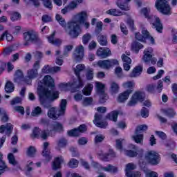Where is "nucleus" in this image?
<instances>
[{
    "mask_svg": "<svg viewBox=\"0 0 177 177\" xmlns=\"http://www.w3.org/2000/svg\"><path fill=\"white\" fill-rule=\"evenodd\" d=\"M48 41L50 44H52V45H55V46H60L63 42L60 39H55V33H53L48 37Z\"/></svg>",
    "mask_w": 177,
    "mask_h": 177,
    "instance_id": "29",
    "label": "nucleus"
},
{
    "mask_svg": "<svg viewBox=\"0 0 177 177\" xmlns=\"http://www.w3.org/2000/svg\"><path fill=\"white\" fill-rule=\"evenodd\" d=\"M68 167L70 168H77L78 167V160L75 158H72L68 163Z\"/></svg>",
    "mask_w": 177,
    "mask_h": 177,
    "instance_id": "53",
    "label": "nucleus"
},
{
    "mask_svg": "<svg viewBox=\"0 0 177 177\" xmlns=\"http://www.w3.org/2000/svg\"><path fill=\"white\" fill-rule=\"evenodd\" d=\"M66 145H67V140L64 138H61L57 141L55 149L60 151L63 147H66Z\"/></svg>",
    "mask_w": 177,
    "mask_h": 177,
    "instance_id": "34",
    "label": "nucleus"
},
{
    "mask_svg": "<svg viewBox=\"0 0 177 177\" xmlns=\"http://www.w3.org/2000/svg\"><path fill=\"white\" fill-rule=\"evenodd\" d=\"M125 142L124 139H118L116 140V148L118 149V150H122V143Z\"/></svg>",
    "mask_w": 177,
    "mask_h": 177,
    "instance_id": "59",
    "label": "nucleus"
},
{
    "mask_svg": "<svg viewBox=\"0 0 177 177\" xmlns=\"http://www.w3.org/2000/svg\"><path fill=\"white\" fill-rule=\"evenodd\" d=\"M97 64L101 68L109 70V68H111L113 66H118V60L114 59L100 60L97 62Z\"/></svg>",
    "mask_w": 177,
    "mask_h": 177,
    "instance_id": "14",
    "label": "nucleus"
},
{
    "mask_svg": "<svg viewBox=\"0 0 177 177\" xmlns=\"http://www.w3.org/2000/svg\"><path fill=\"white\" fill-rule=\"evenodd\" d=\"M73 59L76 60V62H81L82 59H84V46L80 45L76 47L75 53L73 54Z\"/></svg>",
    "mask_w": 177,
    "mask_h": 177,
    "instance_id": "17",
    "label": "nucleus"
},
{
    "mask_svg": "<svg viewBox=\"0 0 177 177\" xmlns=\"http://www.w3.org/2000/svg\"><path fill=\"white\" fill-rule=\"evenodd\" d=\"M162 113L169 118H172L176 115V112L172 109H162Z\"/></svg>",
    "mask_w": 177,
    "mask_h": 177,
    "instance_id": "33",
    "label": "nucleus"
},
{
    "mask_svg": "<svg viewBox=\"0 0 177 177\" xmlns=\"http://www.w3.org/2000/svg\"><path fill=\"white\" fill-rule=\"evenodd\" d=\"M153 56H154V54H153V48L151 47H149L144 50L142 61L148 66H150V64L154 65L157 63V58Z\"/></svg>",
    "mask_w": 177,
    "mask_h": 177,
    "instance_id": "9",
    "label": "nucleus"
},
{
    "mask_svg": "<svg viewBox=\"0 0 177 177\" xmlns=\"http://www.w3.org/2000/svg\"><path fill=\"white\" fill-rule=\"evenodd\" d=\"M115 74L117 77L121 78V77H122V68L120 66L116 67L115 69Z\"/></svg>",
    "mask_w": 177,
    "mask_h": 177,
    "instance_id": "62",
    "label": "nucleus"
},
{
    "mask_svg": "<svg viewBox=\"0 0 177 177\" xmlns=\"http://www.w3.org/2000/svg\"><path fill=\"white\" fill-rule=\"evenodd\" d=\"M8 160L9 161V164H11V165H17V162L16 161V158H15V155H13V153H8Z\"/></svg>",
    "mask_w": 177,
    "mask_h": 177,
    "instance_id": "48",
    "label": "nucleus"
},
{
    "mask_svg": "<svg viewBox=\"0 0 177 177\" xmlns=\"http://www.w3.org/2000/svg\"><path fill=\"white\" fill-rule=\"evenodd\" d=\"M127 177H141L142 174L140 171H131L126 175Z\"/></svg>",
    "mask_w": 177,
    "mask_h": 177,
    "instance_id": "60",
    "label": "nucleus"
},
{
    "mask_svg": "<svg viewBox=\"0 0 177 177\" xmlns=\"http://www.w3.org/2000/svg\"><path fill=\"white\" fill-rule=\"evenodd\" d=\"M106 14L111 16H122V12L115 8L107 10Z\"/></svg>",
    "mask_w": 177,
    "mask_h": 177,
    "instance_id": "39",
    "label": "nucleus"
},
{
    "mask_svg": "<svg viewBox=\"0 0 177 177\" xmlns=\"http://www.w3.org/2000/svg\"><path fill=\"white\" fill-rule=\"evenodd\" d=\"M95 87L97 89V93H104V84H102L100 82H95Z\"/></svg>",
    "mask_w": 177,
    "mask_h": 177,
    "instance_id": "40",
    "label": "nucleus"
},
{
    "mask_svg": "<svg viewBox=\"0 0 177 177\" xmlns=\"http://www.w3.org/2000/svg\"><path fill=\"white\" fill-rule=\"evenodd\" d=\"M0 114L1 115V121L3 122H8L9 120V116H8V114H6V111L3 109V108H1V111L0 112Z\"/></svg>",
    "mask_w": 177,
    "mask_h": 177,
    "instance_id": "49",
    "label": "nucleus"
},
{
    "mask_svg": "<svg viewBox=\"0 0 177 177\" xmlns=\"http://www.w3.org/2000/svg\"><path fill=\"white\" fill-rule=\"evenodd\" d=\"M132 0H117L116 5L121 10H129V6L128 3Z\"/></svg>",
    "mask_w": 177,
    "mask_h": 177,
    "instance_id": "23",
    "label": "nucleus"
},
{
    "mask_svg": "<svg viewBox=\"0 0 177 177\" xmlns=\"http://www.w3.org/2000/svg\"><path fill=\"white\" fill-rule=\"evenodd\" d=\"M145 160L152 165H157L160 162V154L155 151H149L145 153Z\"/></svg>",
    "mask_w": 177,
    "mask_h": 177,
    "instance_id": "13",
    "label": "nucleus"
},
{
    "mask_svg": "<svg viewBox=\"0 0 177 177\" xmlns=\"http://www.w3.org/2000/svg\"><path fill=\"white\" fill-rule=\"evenodd\" d=\"M43 3L45 8H47V9H52V8H53L51 0H43Z\"/></svg>",
    "mask_w": 177,
    "mask_h": 177,
    "instance_id": "61",
    "label": "nucleus"
},
{
    "mask_svg": "<svg viewBox=\"0 0 177 177\" xmlns=\"http://www.w3.org/2000/svg\"><path fill=\"white\" fill-rule=\"evenodd\" d=\"M24 39L25 41L24 46H30V42L31 44H42V40L39 38L38 33L32 30L24 32Z\"/></svg>",
    "mask_w": 177,
    "mask_h": 177,
    "instance_id": "4",
    "label": "nucleus"
},
{
    "mask_svg": "<svg viewBox=\"0 0 177 177\" xmlns=\"http://www.w3.org/2000/svg\"><path fill=\"white\" fill-rule=\"evenodd\" d=\"M143 48V45L138 41H133L131 44V49L133 50H136V52H139L140 49H142Z\"/></svg>",
    "mask_w": 177,
    "mask_h": 177,
    "instance_id": "45",
    "label": "nucleus"
},
{
    "mask_svg": "<svg viewBox=\"0 0 177 177\" xmlns=\"http://www.w3.org/2000/svg\"><path fill=\"white\" fill-rule=\"evenodd\" d=\"M93 68H88L86 70V78L88 81H91V80H93V75H94Z\"/></svg>",
    "mask_w": 177,
    "mask_h": 177,
    "instance_id": "38",
    "label": "nucleus"
},
{
    "mask_svg": "<svg viewBox=\"0 0 177 177\" xmlns=\"http://www.w3.org/2000/svg\"><path fill=\"white\" fill-rule=\"evenodd\" d=\"M132 92H133V90L127 89L124 92L120 93L118 97V102L119 103H124V102H126V100H128V99L129 98V95H131Z\"/></svg>",
    "mask_w": 177,
    "mask_h": 177,
    "instance_id": "20",
    "label": "nucleus"
},
{
    "mask_svg": "<svg viewBox=\"0 0 177 177\" xmlns=\"http://www.w3.org/2000/svg\"><path fill=\"white\" fill-rule=\"evenodd\" d=\"M49 147V142H44L43 145L42 156L46 158V161H50L52 156H50V152L48 147Z\"/></svg>",
    "mask_w": 177,
    "mask_h": 177,
    "instance_id": "24",
    "label": "nucleus"
},
{
    "mask_svg": "<svg viewBox=\"0 0 177 177\" xmlns=\"http://www.w3.org/2000/svg\"><path fill=\"white\" fill-rule=\"evenodd\" d=\"M146 97V94L142 91H136L130 98V100L127 103V106L129 107H133L136 106L139 102H143Z\"/></svg>",
    "mask_w": 177,
    "mask_h": 177,
    "instance_id": "11",
    "label": "nucleus"
},
{
    "mask_svg": "<svg viewBox=\"0 0 177 177\" xmlns=\"http://www.w3.org/2000/svg\"><path fill=\"white\" fill-rule=\"evenodd\" d=\"M118 118V111H112L106 115V118H108V120H110L111 121H114V122H116Z\"/></svg>",
    "mask_w": 177,
    "mask_h": 177,
    "instance_id": "35",
    "label": "nucleus"
},
{
    "mask_svg": "<svg viewBox=\"0 0 177 177\" xmlns=\"http://www.w3.org/2000/svg\"><path fill=\"white\" fill-rule=\"evenodd\" d=\"M75 19L77 20L76 23H80V24L85 23L88 19V14L86 11H82L76 15Z\"/></svg>",
    "mask_w": 177,
    "mask_h": 177,
    "instance_id": "25",
    "label": "nucleus"
},
{
    "mask_svg": "<svg viewBox=\"0 0 177 177\" xmlns=\"http://www.w3.org/2000/svg\"><path fill=\"white\" fill-rule=\"evenodd\" d=\"M5 91L7 93H12L15 91V84L12 82H8L5 86Z\"/></svg>",
    "mask_w": 177,
    "mask_h": 177,
    "instance_id": "37",
    "label": "nucleus"
},
{
    "mask_svg": "<svg viewBox=\"0 0 177 177\" xmlns=\"http://www.w3.org/2000/svg\"><path fill=\"white\" fill-rule=\"evenodd\" d=\"M102 27H103V22L99 21L97 23L96 28L95 30V32H96V34H99L100 32H102Z\"/></svg>",
    "mask_w": 177,
    "mask_h": 177,
    "instance_id": "57",
    "label": "nucleus"
},
{
    "mask_svg": "<svg viewBox=\"0 0 177 177\" xmlns=\"http://www.w3.org/2000/svg\"><path fill=\"white\" fill-rule=\"evenodd\" d=\"M124 153L129 157H136V156H138V152L133 151L132 150H124Z\"/></svg>",
    "mask_w": 177,
    "mask_h": 177,
    "instance_id": "56",
    "label": "nucleus"
},
{
    "mask_svg": "<svg viewBox=\"0 0 177 177\" xmlns=\"http://www.w3.org/2000/svg\"><path fill=\"white\" fill-rule=\"evenodd\" d=\"M64 160L63 159V157L60 156L59 158H55L53 162V169L54 171H57V169H60L62 168V162H63Z\"/></svg>",
    "mask_w": 177,
    "mask_h": 177,
    "instance_id": "27",
    "label": "nucleus"
},
{
    "mask_svg": "<svg viewBox=\"0 0 177 177\" xmlns=\"http://www.w3.org/2000/svg\"><path fill=\"white\" fill-rule=\"evenodd\" d=\"M142 35H140V32L136 33V39H138V41H140L141 42H145V39L149 37V31L146 29L142 30Z\"/></svg>",
    "mask_w": 177,
    "mask_h": 177,
    "instance_id": "26",
    "label": "nucleus"
},
{
    "mask_svg": "<svg viewBox=\"0 0 177 177\" xmlns=\"http://www.w3.org/2000/svg\"><path fill=\"white\" fill-rule=\"evenodd\" d=\"M86 131V126L85 124H81L77 129H74L68 131L69 136H80L84 132Z\"/></svg>",
    "mask_w": 177,
    "mask_h": 177,
    "instance_id": "16",
    "label": "nucleus"
},
{
    "mask_svg": "<svg viewBox=\"0 0 177 177\" xmlns=\"http://www.w3.org/2000/svg\"><path fill=\"white\" fill-rule=\"evenodd\" d=\"M141 116L142 118H147L149 117V110L145 107H143L141 110Z\"/></svg>",
    "mask_w": 177,
    "mask_h": 177,
    "instance_id": "63",
    "label": "nucleus"
},
{
    "mask_svg": "<svg viewBox=\"0 0 177 177\" xmlns=\"http://www.w3.org/2000/svg\"><path fill=\"white\" fill-rule=\"evenodd\" d=\"M41 138L44 140L48 139L49 136V131L46 130H41L38 127H35L33 130L31 138Z\"/></svg>",
    "mask_w": 177,
    "mask_h": 177,
    "instance_id": "15",
    "label": "nucleus"
},
{
    "mask_svg": "<svg viewBox=\"0 0 177 177\" xmlns=\"http://www.w3.org/2000/svg\"><path fill=\"white\" fill-rule=\"evenodd\" d=\"M56 20L59 22L60 26L66 27V20L60 15L57 14L55 17Z\"/></svg>",
    "mask_w": 177,
    "mask_h": 177,
    "instance_id": "52",
    "label": "nucleus"
},
{
    "mask_svg": "<svg viewBox=\"0 0 177 177\" xmlns=\"http://www.w3.org/2000/svg\"><path fill=\"white\" fill-rule=\"evenodd\" d=\"M13 131V125L10 123L0 126V133H5L7 136H10Z\"/></svg>",
    "mask_w": 177,
    "mask_h": 177,
    "instance_id": "19",
    "label": "nucleus"
},
{
    "mask_svg": "<svg viewBox=\"0 0 177 177\" xmlns=\"http://www.w3.org/2000/svg\"><path fill=\"white\" fill-rule=\"evenodd\" d=\"M41 73L43 74H49V73H52V68L49 65H45L41 69Z\"/></svg>",
    "mask_w": 177,
    "mask_h": 177,
    "instance_id": "58",
    "label": "nucleus"
},
{
    "mask_svg": "<svg viewBox=\"0 0 177 177\" xmlns=\"http://www.w3.org/2000/svg\"><path fill=\"white\" fill-rule=\"evenodd\" d=\"M103 118V115L99 113L95 114V120H93V123L96 127H98V128H106L107 127V122H99L98 121H102Z\"/></svg>",
    "mask_w": 177,
    "mask_h": 177,
    "instance_id": "21",
    "label": "nucleus"
},
{
    "mask_svg": "<svg viewBox=\"0 0 177 177\" xmlns=\"http://www.w3.org/2000/svg\"><path fill=\"white\" fill-rule=\"evenodd\" d=\"M142 71H143V67L142 66H136L133 71L129 74V77L131 78H135L136 77H139L140 74H142Z\"/></svg>",
    "mask_w": 177,
    "mask_h": 177,
    "instance_id": "28",
    "label": "nucleus"
},
{
    "mask_svg": "<svg viewBox=\"0 0 177 177\" xmlns=\"http://www.w3.org/2000/svg\"><path fill=\"white\" fill-rule=\"evenodd\" d=\"M111 157H115V153L114 152L102 155V159L103 160V161H110Z\"/></svg>",
    "mask_w": 177,
    "mask_h": 177,
    "instance_id": "51",
    "label": "nucleus"
},
{
    "mask_svg": "<svg viewBox=\"0 0 177 177\" xmlns=\"http://www.w3.org/2000/svg\"><path fill=\"white\" fill-rule=\"evenodd\" d=\"M100 102L105 103L106 100H107V99H109V96L106 95V93H100Z\"/></svg>",
    "mask_w": 177,
    "mask_h": 177,
    "instance_id": "64",
    "label": "nucleus"
},
{
    "mask_svg": "<svg viewBox=\"0 0 177 177\" xmlns=\"http://www.w3.org/2000/svg\"><path fill=\"white\" fill-rule=\"evenodd\" d=\"M97 39L102 46H107V36L106 35L99 34Z\"/></svg>",
    "mask_w": 177,
    "mask_h": 177,
    "instance_id": "31",
    "label": "nucleus"
},
{
    "mask_svg": "<svg viewBox=\"0 0 177 177\" xmlns=\"http://www.w3.org/2000/svg\"><path fill=\"white\" fill-rule=\"evenodd\" d=\"M52 129H53L50 130V132H48L50 136H53L56 132H63V124H62V123L55 122L52 125Z\"/></svg>",
    "mask_w": 177,
    "mask_h": 177,
    "instance_id": "22",
    "label": "nucleus"
},
{
    "mask_svg": "<svg viewBox=\"0 0 177 177\" xmlns=\"http://www.w3.org/2000/svg\"><path fill=\"white\" fill-rule=\"evenodd\" d=\"M5 37L8 42H10V41L13 39V36L8 32V31H6L0 37V41H3V39H5Z\"/></svg>",
    "mask_w": 177,
    "mask_h": 177,
    "instance_id": "46",
    "label": "nucleus"
},
{
    "mask_svg": "<svg viewBox=\"0 0 177 177\" xmlns=\"http://www.w3.org/2000/svg\"><path fill=\"white\" fill-rule=\"evenodd\" d=\"M96 55L98 57H101V59H106L109 56H111V50L107 48L100 47L97 50Z\"/></svg>",
    "mask_w": 177,
    "mask_h": 177,
    "instance_id": "18",
    "label": "nucleus"
},
{
    "mask_svg": "<svg viewBox=\"0 0 177 177\" xmlns=\"http://www.w3.org/2000/svg\"><path fill=\"white\" fill-rule=\"evenodd\" d=\"M91 38H92V36L89 33H86L83 37H82V42L84 45H87V44L91 41Z\"/></svg>",
    "mask_w": 177,
    "mask_h": 177,
    "instance_id": "54",
    "label": "nucleus"
},
{
    "mask_svg": "<svg viewBox=\"0 0 177 177\" xmlns=\"http://www.w3.org/2000/svg\"><path fill=\"white\" fill-rule=\"evenodd\" d=\"M66 32L68 35L73 39L75 38H78V36L82 32L81 27H80V24H77L75 21H72L68 24Z\"/></svg>",
    "mask_w": 177,
    "mask_h": 177,
    "instance_id": "6",
    "label": "nucleus"
},
{
    "mask_svg": "<svg viewBox=\"0 0 177 177\" xmlns=\"http://www.w3.org/2000/svg\"><path fill=\"white\" fill-rule=\"evenodd\" d=\"M41 64V61L37 60L33 64V68L28 69L27 71V77L29 79V81L25 80V82L27 84H31L32 80H35V78L38 77V70H39V67Z\"/></svg>",
    "mask_w": 177,
    "mask_h": 177,
    "instance_id": "8",
    "label": "nucleus"
},
{
    "mask_svg": "<svg viewBox=\"0 0 177 177\" xmlns=\"http://www.w3.org/2000/svg\"><path fill=\"white\" fill-rule=\"evenodd\" d=\"M23 78H24L23 72L21 70H17L14 75V82L19 84V82L23 81Z\"/></svg>",
    "mask_w": 177,
    "mask_h": 177,
    "instance_id": "32",
    "label": "nucleus"
},
{
    "mask_svg": "<svg viewBox=\"0 0 177 177\" xmlns=\"http://www.w3.org/2000/svg\"><path fill=\"white\" fill-rule=\"evenodd\" d=\"M155 8L157 10L162 13V15H165L166 16H169L172 15V8L167 0H156L155 3Z\"/></svg>",
    "mask_w": 177,
    "mask_h": 177,
    "instance_id": "5",
    "label": "nucleus"
},
{
    "mask_svg": "<svg viewBox=\"0 0 177 177\" xmlns=\"http://www.w3.org/2000/svg\"><path fill=\"white\" fill-rule=\"evenodd\" d=\"M40 103L45 109H52V104L49 100L53 102L56 99H59V92L54 91L50 93L49 91L41 90L38 93Z\"/></svg>",
    "mask_w": 177,
    "mask_h": 177,
    "instance_id": "2",
    "label": "nucleus"
},
{
    "mask_svg": "<svg viewBox=\"0 0 177 177\" xmlns=\"http://www.w3.org/2000/svg\"><path fill=\"white\" fill-rule=\"evenodd\" d=\"M77 79L73 80V82H68L66 84H62V86H66L71 88V91L72 93L77 92L81 88H84V81L81 78V76H77Z\"/></svg>",
    "mask_w": 177,
    "mask_h": 177,
    "instance_id": "10",
    "label": "nucleus"
},
{
    "mask_svg": "<svg viewBox=\"0 0 177 177\" xmlns=\"http://www.w3.org/2000/svg\"><path fill=\"white\" fill-rule=\"evenodd\" d=\"M92 91H93V84H88L85 86V87L82 90V93L85 96H91L92 93Z\"/></svg>",
    "mask_w": 177,
    "mask_h": 177,
    "instance_id": "30",
    "label": "nucleus"
},
{
    "mask_svg": "<svg viewBox=\"0 0 177 177\" xmlns=\"http://www.w3.org/2000/svg\"><path fill=\"white\" fill-rule=\"evenodd\" d=\"M67 106V100L66 99L62 100L59 104V109L57 110L55 107L50 108L48 111V116L51 120H56L59 117H62V115H64V113H66V107Z\"/></svg>",
    "mask_w": 177,
    "mask_h": 177,
    "instance_id": "3",
    "label": "nucleus"
},
{
    "mask_svg": "<svg viewBox=\"0 0 177 177\" xmlns=\"http://www.w3.org/2000/svg\"><path fill=\"white\" fill-rule=\"evenodd\" d=\"M148 127L146 124H140L136 127L135 130V134L132 136V139L138 143V145H142L143 143V132H146V130L148 129Z\"/></svg>",
    "mask_w": 177,
    "mask_h": 177,
    "instance_id": "7",
    "label": "nucleus"
},
{
    "mask_svg": "<svg viewBox=\"0 0 177 177\" xmlns=\"http://www.w3.org/2000/svg\"><path fill=\"white\" fill-rule=\"evenodd\" d=\"M83 70H85L84 64L77 65L76 68H74L75 75H77V77H80V71H83Z\"/></svg>",
    "mask_w": 177,
    "mask_h": 177,
    "instance_id": "47",
    "label": "nucleus"
},
{
    "mask_svg": "<svg viewBox=\"0 0 177 177\" xmlns=\"http://www.w3.org/2000/svg\"><path fill=\"white\" fill-rule=\"evenodd\" d=\"M42 114V109L39 106H36L32 111L31 115L32 117H38V115H41Z\"/></svg>",
    "mask_w": 177,
    "mask_h": 177,
    "instance_id": "43",
    "label": "nucleus"
},
{
    "mask_svg": "<svg viewBox=\"0 0 177 177\" xmlns=\"http://www.w3.org/2000/svg\"><path fill=\"white\" fill-rule=\"evenodd\" d=\"M118 91H120V86L115 82H111V91L112 93H118Z\"/></svg>",
    "mask_w": 177,
    "mask_h": 177,
    "instance_id": "42",
    "label": "nucleus"
},
{
    "mask_svg": "<svg viewBox=\"0 0 177 177\" xmlns=\"http://www.w3.org/2000/svg\"><path fill=\"white\" fill-rule=\"evenodd\" d=\"M35 153H37V149H35V147L33 146L29 147L26 151V154L28 157H34Z\"/></svg>",
    "mask_w": 177,
    "mask_h": 177,
    "instance_id": "44",
    "label": "nucleus"
},
{
    "mask_svg": "<svg viewBox=\"0 0 177 177\" xmlns=\"http://www.w3.org/2000/svg\"><path fill=\"white\" fill-rule=\"evenodd\" d=\"M54 82L55 81L50 77V75H46L44 76L42 81H40L38 82V87L37 91L38 93L41 92V91H48V88H46L45 86H54Z\"/></svg>",
    "mask_w": 177,
    "mask_h": 177,
    "instance_id": "12",
    "label": "nucleus"
},
{
    "mask_svg": "<svg viewBox=\"0 0 177 177\" xmlns=\"http://www.w3.org/2000/svg\"><path fill=\"white\" fill-rule=\"evenodd\" d=\"M122 86L123 88H124L125 89L127 88H129V89H132L133 88L135 87V82L133 81H128L122 84Z\"/></svg>",
    "mask_w": 177,
    "mask_h": 177,
    "instance_id": "50",
    "label": "nucleus"
},
{
    "mask_svg": "<svg viewBox=\"0 0 177 177\" xmlns=\"http://www.w3.org/2000/svg\"><path fill=\"white\" fill-rule=\"evenodd\" d=\"M102 169H103V171H105L106 172H113V174L118 171V169L117 167L111 165H108L107 167H102Z\"/></svg>",
    "mask_w": 177,
    "mask_h": 177,
    "instance_id": "41",
    "label": "nucleus"
},
{
    "mask_svg": "<svg viewBox=\"0 0 177 177\" xmlns=\"http://www.w3.org/2000/svg\"><path fill=\"white\" fill-rule=\"evenodd\" d=\"M10 19L12 21H16L17 20H20L21 19V15L19 12H12L11 14Z\"/></svg>",
    "mask_w": 177,
    "mask_h": 177,
    "instance_id": "55",
    "label": "nucleus"
},
{
    "mask_svg": "<svg viewBox=\"0 0 177 177\" xmlns=\"http://www.w3.org/2000/svg\"><path fill=\"white\" fill-rule=\"evenodd\" d=\"M151 12V10L149 7H145L142 8L140 10V15L141 16H144L145 19H147V20L152 24L153 28H156V31L158 32H162V24H161V20L160 19V17L156 16V15H151L150 12Z\"/></svg>",
    "mask_w": 177,
    "mask_h": 177,
    "instance_id": "1",
    "label": "nucleus"
},
{
    "mask_svg": "<svg viewBox=\"0 0 177 177\" xmlns=\"http://www.w3.org/2000/svg\"><path fill=\"white\" fill-rule=\"evenodd\" d=\"M136 168V165L134 163L130 162L126 165L125 167V175H128L131 174L132 171H133Z\"/></svg>",
    "mask_w": 177,
    "mask_h": 177,
    "instance_id": "36",
    "label": "nucleus"
}]
</instances>
